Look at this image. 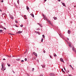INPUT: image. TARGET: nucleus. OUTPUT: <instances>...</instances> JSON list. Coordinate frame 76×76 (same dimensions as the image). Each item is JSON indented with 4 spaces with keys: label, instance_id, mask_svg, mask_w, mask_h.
<instances>
[{
    "label": "nucleus",
    "instance_id": "nucleus-24",
    "mask_svg": "<svg viewBox=\"0 0 76 76\" xmlns=\"http://www.w3.org/2000/svg\"><path fill=\"white\" fill-rule=\"evenodd\" d=\"M16 60L17 61H19V60H20V59H19V58L17 59Z\"/></svg>",
    "mask_w": 76,
    "mask_h": 76
},
{
    "label": "nucleus",
    "instance_id": "nucleus-37",
    "mask_svg": "<svg viewBox=\"0 0 76 76\" xmlns=\"http://www.w3.org/2000/svg\"><path fill=\"white\" fill-rule=\"evenodd\" d=\"M69 66H70V67H72V65H69Z\"/></svg>",
    "mask_w": 76,
    "mask_h": 76
},
{
    "label": "nucleus",
    "instance_id": "nucleus-32",
    "mask_svg": "<svg viewBox=\"0 0 76 76\" xmlns=\"http://www.w3.org/2000/svg\"><path fill=\"white\" fill-rule=\"evenodd\" d=\"M1 3H3V0H1Z\"/></svg>",
    "mask_w": 76,
    "mask_h": 76
},
{
    "label": "nucleus",
    "instance_id": "nucleus-44",
    "mask_svg": "<svg viewBox=\"0 0 76 76\" xmlns=\"http://www.w3.org/2000/svg\"><path fill=\"white\" fill-rule=\"evenodd\" d=\"M35 59V58H33V60H34Z\"/></svg>",
    "mask_w": 76,
    "mask_h": 76
},
{
    "label": "nucleus",
    "instance_id": "nucleus-38",
    "mask_svg": "<svg viewBox=\"0 0 76 76\" xmlns=\"http://www.w3.org/2000/svg\"><path fill=\"white\" fill-rule=\"evenodd\" d=\"M37 62H38V63H39V60H37Z\"/></svg>",
    "mask_w": 76,
    "mask_h": 76
},
{
    "label": "nucleus",
    "instance_id": "nucleus-54",
    "mask_svg": "<svg viewBox=\"0 0 76 76\" xmlns=\"http://www.w3.org/2000/svg\"><path fill=\"white\" fill-rule=\"evenodd\" d=\"M12 56H9V57H11Z\"/></svg>",
    "mask_w": 76,
    "mask_h": 76
},
{
    "label": "nucleus",
    "instance_id": "nucleus-11",
    "mask_svg": "<svg viewBox=\"0 0 76 76\" xmlns=\"http://www.w3.org/2000/svg\"><path fill=\"white\" fill-rule=\"evenodd\" d=\"M68 33L69 34H70V31L68 30Z\"/></svg>",
    "mask_w": 76,
    "mask_h": 76
},
{
    "label": "nucleus",
    "instance_id": "nucleus-57",
    "mask_svg": "<svg viewBox=\"0 0 76 76\" xmlns=\"http://www.w3.org/2000/svg\"><path fill=\"white\" fill-rule=\"evenodd\" d=\"M8 50H10V49H9Z\"/></svg>",
    "mask_w": 76,
    "mask_h": 76
},
{
    "label": "nucleus",
    "instance_id": "nucleus-6",
    "mask_svg": "<svg viewBox=\"0 0 76 76\" xmlns=\"http://www.w3.org/2000/svg\"><path fill=\"white\" fill-rule=\"evenodd\" d=\"M22 32V31H18L17 33H16V34H21Z\"/></svg>",
    "mask_w": 76,
    "mask_h": 76
},
{
    "label": "nucleus",
    "instance_id": "nucleus-40",
    "mask_svg": "<svg viewBox=\"0 0 76 76\" xmlns=\"http://www.w3.org/2000/svg\"><path fill=\"white\" fill-rule=\"evenodd\" d=\"M50 58H52V56H50Z\"/></svg>",
    "mask_w": 76,
    "mask_h": 76
},
{
    "label": "nucleus",
    "instance_id": "nucleus-17",
    "mask_svg": "<svg viewBox=\"0 0 76 76\" xmlns=\"http://www.w3.org/2000/svg\"><path fill=\"white\" fill-rule=\"evenodd\" d=\"M7 64L8 66H9V67H10V64H9V63H8Z\"/></svg>",
    "mask_w": 76,
    "mask_h": 76
},
{
    "label": "nucleus",
    "instance_id": "nucleus-22",
    "mask_svg": "<svg viewBox=\"0 0 76 76\" xmlns=\"http://www.w3.org/2000/svg\"><path fill=\"white\" fill-rule=\"evenodd\" d=\"M43 76V74H40L39 75V76Z\"/></svg>",
    "mask_w": 76,
    "mask_h": 76
},
{
    "label": "nucleus",
    "instance_id": "nucleus-1",
    "mask_svg": "<svg viewBox=\"0 0 76 76\" xmlns=\"http://www.w3.org/2000/svg\"><path fill=\"white\" fill-rule=\"evenodd\" d=\"M2 68L1 69V70H6V68L4 67V66H3V65L2 64Z\"/></svg>",
    "mask_w": 76,
    "mask_h": 76
},
{
    "label": "nucleus",
    "instance_id": "nucleus-60",
    "mask_svg": "<svg viewBox=\"0 0 76 76\" xmlns=\"http://www.w3.org/2000/svg\"><path fill=\"white\" fill-rule=\"evenodd\" d=\"M67 72H68V71L67 72H66V73H67Z\"/></svg>",
    "mask_w": 76,
    "mask_h": 76
},
{
    "label": "nucleus",
    "instance_id": "nucleus-21",
    "mask_svg": "<svg viewBox=\"0 0 76 76\" xmlns=\"http://www.w3.org/2000/svg\"><path fill=\"white\" fill-rule=\"evenodd\" d=\"M17 3L18 4H19V0H18L17 1Z\"/></svg>",
    "mask_w": 76,
    "mask_h": 76
},
{
    "label": "nucleus",
    "instance_id": "nucleus-46",
    "mask_svg": "<svg viewBox=\"0 0 76 76\" xmlns=\"http://www.w3.org/2000/svg\"><path fill=\"white\" fill-rule=\"evenodd\" d=\"M60 1H61L60 0H58V1L60 2Z\"/></svg>",
    "mask_w": 76,
    "mask_h": 76
},
{
    "label": "nucleus",
    "instance_id": "nucleus-35",
    "mask_svg": "<svg viewBox=\"0 0 76 76\" xmlns=\"http://www.w3.org/2000/svg\"><path fill=\"white\" fill-rule=\"evenodd\" d=\"M20 26H21V27H23V25H21Z\"/></svg>",
    "mask_w": 76,
    "mask_h": 76
},
{
    "label": "nucleus",
    "instance_id": "nucleus-9",
    "mask_svg": "<svg viewBox=\"0 0 76 76\" xmlns=\"http://www.w3.org/2000/svg\"><path fill=\"white\" fill-rule=\"evenodd\" d=\"M41 66H42V68H45V65H41Z\"/></svg>",
    "mask_w": 76,
    "mask_h": 76
},
{
    "label": "nucleus",
    "instance_id": "nucleus-50",
    "mask_svg": "<svg viewBox=\"0 0 76 76\" xmlns=\"http://www.w3.org/2000/svg\"><path fill=\"white\" fill-rule=\"evenodd\" d=\"M0 12H2V11L1 10H0Z\"/></svg>",
    "mask_w": 76,
    "mask_h": 76
},
{
    "label": "nucleus",
    "instance_id": "nucleus-51",
    "mask_svg": "<svg viewBox=\"0 0 76 76\" xmlns=\"http://www.w3.org/2000/svg\"><path fill=\"white\" fill-rule=\"evenodd\" d=\"M64 70H66V69H65V68H64Z\"/></svg>",
    "mask_w": 76,
    "mask_h": 76
},
{
    "label": "nucleus",
    "instance_id": "nucleus-13",
    "mask_svg": "<svg viewBox=\"0 0 76 76\" xmlns=\"http://www.w3.org/2000/svg\"><path fill=\"white\" fill-rule=\"evenodd\" d=\"M69 46L70 47H72V46L71 45V44L70 43H69Z\"/></svg>",
    "mask_w": 76,
    "mask_h": 76
},
{
    "label": "nucleus",
    "instance_id": "nucleus-7",
    "mask_svg": "<svg viewBox=\"0 0 76 76\" xmlns=\"http://www.w3.org/2000/svg\"><path fill=\"white\" fill-rule=\"evenodd\" d=\"M72 49L73 51H74V52H75V53H76V50H75V48H73Z\"/></svg>",
    "mask_w": 76,
    "mask_h": 76
},
{
    "label": "nucleus",
    "instance_id": "nucleus-30",
    "mask_svg": "<svg viewBox=\"0 0 76 76\" xmlns=\"http://www.w3.org/2000/svg\"><path fill=\"white\" fill-rule=\"evenodd\" d=\"M32 71H33V72H34V68H33L32 69Z\"/></svg>",
    "mask_w": 76,
    "mask_h": 76
},
{
    "label": "nucleus",
    "instance_id": "nucleus-56",
    "mask_svg": "<svg viewBox=\"0 0 76 76\" xmlns=\"http://www.w3.org/2000/svg\"><path fill=\"white\" fill-rule=\"evenodd\" d=\"M76 7V6H74V7Z\"/></svg>",
    "mask_w": 76,
    "mask_h": 76
},
{
    "label": "nucleus",
    "instance_id": "nucleus-55",
    "mask_svg": "<svg viewBox=\"0 0 76 76\" xmlns=\"http://www.w3.org/2000/svg\"><path fill=\"white\" fill-rule=\"evenodd\" d=\"M7 56H8V57H9V56H7Z\"/></svg>",
    "mask_w": 76,
    "mask_h": 76
},
{
    "label": "nucleus",
    "instance_id": "nucleus-31",
    "mask_svg": "<svg viewBox=\"0 0 76 76\" xmlns=\"http://www.w3.org/2000/svg\"><path fill=\"white\" fill-rule=\"evenodd\" d=\"M10 35H14L13 34H10Z\"/></svg>",
    "mask_w": 76,
    "mask_h": 76
},
{
    "label": "nucleus",
    "instance_id": "nucleus-41",
    "mask_svg": "<svg viewBox=\"0 0 76 76\" xmlns=\"http://www.w3.org/2000/svg\"><path fill=\"white\" fill-rule=\"evenodd\" d=\"M4 29H5V30H6V29L5 28H4Z\"/></svg>",
    "mask_w": 76,
    "mask_h": 76
},
{
    "label": "nucleus",
    "instance_id": "nucleus-5",
    "mask_svg": "<svg viewBox=\"0 0 76 76\" xmlns=\"http://www.w3.org/2000/svg\"><path fill=\"white\" fill-rule=\"evenodd\" d=\"M33 53L36 57H37V53H35V52H34Z\"/></svg>",
    "mask_w": 76,
    "mask_h": 76
},
{
    "label": "nucleus",
    "instance_id": "nucleus-20",
    "mask_svg": "<svg viewBox=\"0 0 76 76\" xmlns=\"http://www.w3.org/2000/svg\"><path fill=\"white\" fill-rule=\"evenodd\" d=\"M61 70H62V72H63L64 73H65V72H64V71H63V68L61 69Z\"/></svg>",
    "mask_w": 76,
    "mask_h": 76
},
{
    "label": "nucleus",
    "instance_id": "nucleus-48",
    "mask_svg": "<svg viewBox=\"0 0 76 76\" xmlns=\"http://www.w3.org/2000/svg\"><path fill=\"white\" fill-rule=\"evenodd\" d=\"M38 24H39V25H40V26H41V25H40V24H39V23H38Z\"/></svg>",
    "mask_w": 76,
    "mask_h": 76
},
{
    "label": "nucleus",
    "instance_id": "nucleus-27",
    "mask_svg": "<svg viewBox=\"0 0 76 76\" xmlns=\"http://www.w3.org/2000/svg\"><path fill=\"white\" fill-rule=\"evenodd\" d=\"M21 62H22V63H23V62H24V61H23V60H22L21 61Z\"/></svg>",
    "mask_w": 76,
    "mask_h": 76
},
{
    "label": "nucleus",
    "instance_id": "nucleus-43",
    "mask_svg": "<svg viewBox=\"0 0 76 76\" xmlns=\"http://www.w3.org/2000/svg\"><path fill=\"white\" fill-rule=\"evenodd\" d=\"M69 76H72V75H68Z\"/></svg>",
    "mask_w": 76,
    "mask_h": 76
},
{
    "label": "nucleus",
    "instance_id": "nucleus-16",
    "mask_svg": "<svg viewBox=\"0 0 76 76\" xmlns=\"http://www.w3.org/2000/svg\"><path fill=\"white\" fill-rule=\"evenodd\" d=\"M44 20H47V18H46V16L44 17Z\"/></svg>",
    "mask_w": 76,
    "mask_h": 76
},
{
    "label": "nucleus",
    "instance_id": "nucleus-14",
    "mask_svg": "<svg viewBox=\"0 0 76 76\" xmlns=\"http://www.w3.org/2000/svg\"><path fill=\"white\" fill-rule=\"evenodd\" d=\"M53 55H54V56L55 57H57V55H56V54H55V53H53Z\"/></svg>",
    "mask_w": 76,
    "mask_h": 76
},
{
    "label": "nucleus",
    "instance_id": "nucleus-23",
    "mask_svg": "<svg viewBox=\"0 0 76 76\" xmlns=\"http://www.w3.org/2000/svg\"><path fill=\"white\" fill-rule=\"evenodd\" d=\"M43 39H43V38H42V39L41 40V42H43Z\"/></svg>",
    "mask_w": 76,
    "mask_h": 76
},
{
    "label": "nucleus",
    "instance_id": "nucleus-59",
    "mask_svg": "<svg viewBox=\"0 0 76 76\" xmlns=\"http://www.w3.org/2000/svg\"><path fill=\"white\" fill-rule=\"evenodd\" d=\"M16 26V27H18V26Z\"/></svg>",
    "mask_w": 76,
    "mask_h": 76
},
{
    "label": "nucleus",
    "instance_id": "nucleus-39",
    "mask_svg": "<svg viewBox=\"0 0 76 76\" xmlns=\"http://www.w3.org/2000/svg\"><path fill=\"white\" fill-rule=\"evenodd\" d=\"M71 68H72V70H74V69L73 68V67H72Z\"/></svg>",
    "mask_w": 76,
    "mask_h": 76
},
{
    "label": "nucleus",
    "instance_id": "nucleus-28",
    "mask_svg": "<svg viewBox=\"0 0 76 76\" xmlns=\"http://www.w3.org/2000/svg\"><path fill=\"white\" fill-rule=\"evenodd\" d=\"M25 61H27V58H25Z\"/></svg>",
    "mask_w": 76,
    "mask_h": 76
},
{
    "label": "nucleus",
    "instance_id": "nucleus-25",
    "mask_svg": "<svg viewBox=\"0 0 76 76\" xmlns=\"http://www.w3.org/2000/svg\"><path fill=\"white\" fill-rule=\"evenodd\" d=\"M42 37H43V38H45V36L43 34L42 35Z\"/></svg>",
    "mask_w": 76,
    "mask_h": 76
},
{
    "label": "nucleus",
    "instance_id": "nucleus-12",
    "mask_svg": "<svg viewBox=\"0 0 76 76\" xmlns=\"http://www.w3.org/2000/svg\"><path fill=\"white\" fill-rule=\"evenodd\" d=\"M31 16L32 17H33V18H34V15L33 14H31Z\"/></svg>",
    "mask_w": 76,
    "mask_h": 76
},
{
    "label": "nucleus",
    "instance_id": "nucleus-19",
    "mask_svg": "<svg viewBox=\"0 0 76 76\" xmlns=\"http://www.w3.org/2000/svg\"><path fill=\"white\" fill-rule=\"evenodd\" d=\"M62 5H63V6H65V4L64 3H62Z\"/></svg>",
    "mask_w": 76,
    "mask_h": 76
},
{
    "label": "nucleus",
    "instance_id": "nucleus-8",
    "mask_svg": "<svg viewBox=\"0 0 76 76\" xmlns=\"http://www.w3.org/2000/svg\"><path fill=\"white\" fill-rule=\"evenodd\" d=\"M10 18H11V19H14L13 16H12V15H10Z\"/></svg>",
    "mask_w": 76,
    "mask_h": 76
},
{
    "label": "nucleus",
    "instance_id": "nucleus-33",
    "mask_svg": "<svg viewBox=\"0 0 76 76\" xmlns=\"http://www.w3.org/2000/svg\"><path fill=\"white\" fill-rule=\"evenodd\" d=\"M15 22H16V23H18V21H17L16 20H15Z\"/></svg>",
    "mask_w": 76,
    "mask_h": 76
},
{
    "label": "nucleus",
    "instance_id": "nucleus-58",
    "mask_svg": "<svg viewBox=\"0 0 76 76\" xmlns=\"http://www.w3.org/2000/svg\"><path fill=\"white\" fill-rule=\"evenodd\" d=\"M4 15V14H2V15Z\"/></svg>",
    "mask_w": 76,
    "mask_h": 76
},
{
    "label": "nucleus",
    "instance_id": "nucleus-29",
    "mask_svg": "<svg viewBox=\"0 0 76 76\" xmlns=\"http://www.w3.org/2000/svg\"><path fill=\"white\" fill-rule=\"evenodd\" d=\"M42 15L43 16L44 18V17H45V16L43 14H42Z\"/></svg>",
    "mask_w": 76,
    "mask_h": 76
},
{
    "label": "nucleus",
    "instance_id": "nucleus-36",
    "mask_svg": "<svg viewBox=\"0 0 76 76\" xmlns=\"http://www.w3.org/2000/svg\"><path fill=\"white\" fill-rule=\"evenodd\" d=\"M2 31H3V30H0V32H2Z\"/></svg>",
    "mask_w": 76,
    "mask_h": 76
},
{
    "label": "nucleus",
    "instance_id": "nucleus-18",
    "mask_svg": "<svg viewBox=\"0 0 76 76\" xmlns=\"http://www.w3.org/2000/svg\"><path fill=\"white\" fill-rule=\"evenodd\" d=\"M26 9H27V10H29V7H28L27 6Z\"/></svg>",
    "mask_w": 76,
    "mask_h": 76
},
{
    "label": "nucleus",
    "instance_id": "nucleus-61",
    "mask_svg": "<svg viewBox=\"0 0 76 76\" xmlns=\"http://www.w3.org/2000/svg\"><path fill=\"white\" fill-rule=\"evenodd\" d=\"M39 34V35H40V34Z\"/></svg>",
    "mask_w": 76,
    "mask_h": 76
},
{
    "label": "nucleus",
    "instance_id": "nucleus-53",
    "mask_svg": "<svg viewBox=\"0 0 76 76\" xmlns=\"http://www.w3.org/2000/svg\"><path fill=\"white\" fill-rule=\"evenodd\" d=\"M44 1H47V0H44Z\"/></svg>",
    "mask_w": 76,
    "mask_h": 76
},
{
    "label": "nucleus",
    "instance_id": "nucleus-2",
    "mask_svg": "<svg viewBox=\"0 0 76 76\" xmlns=\"http://www.w3.org/2000/svg\"><path fill=\"white\" fill-rule=\"evenodd\" d=\"M47 21L49 23V24H50V25H51L53 26V24H52V23H51L50 21V20H47Z\"/></svg>",
    "mask_w": 76,
    "mask_h": 76
},
{
    "label": "nucleus",
    "instance_id": "nucleus-52",
    "mask_svg": "<svg viewBox=\"0 0 76 76\" xmlns=\"http://www.w3.org/2000/svg\"><path fill=\"white\" fill-rule=\"evenodd\" d=\"M24 17H26V15H24Z\"/></svg>",
    "mask_w": 76,
    "mask_h": 76
},
{
    "label": "nucleus",
    "instance_id": "nucleus-45",
    "mask_svg": "<svg viewBox=\"0 0 76 76\" xmlns=\"http://www.w3.org/2000/svg\"><path fill=\"white\" fill-rule=\"evenodd\" d=\"M69 70H68V72H67V73H69Z\"/></svg>",
    "mask_w": 76,
    "mask_h": 76
},
{
    "label": "nucleus",
    "instance_id": "nucleus-4",
    "mask_svg": "<svg viewBox=\"0 0 76 76\" xmlns=\"http://www.w3.org/2000/svg\"><path fill=\"white\" fill-rule=\"evenodd\" d=\"M60 60L62 62H64V61L63 60V58H60Z\"/></svg>",
    "mask_w": 76,
    "mask_h": 76
},
{
    "label": "nucleus",
    "instance_id": "nucleus-49",
    "mask_svg": "<svg viewBox=\"0 0 76 76\" xmlns=\"http://www.w3.org/2000/svg\"><path fill=\"white\" fill-rule=\"evenodd\" d=\"M67 40H69V39L67 38Z\"/></svg>",
    "mask_w": 76,
    "mask_h": 76
},
{
    "label": "nucleus",
    "instance_id": "nucleus-47",
    "mask_svg": "<svg viewBox=\"0 0 76 76\" xmlns=\"http://www.w3.org/2000/svg\"><path fill=\"white\" fill-rule=\"evenodd\" d=\"M12 71L15 74V72H14L13 70H12Z\"/></svg>",
    "mask_w": 76,
    "mask_h": 76
},
{
    "label": "nucleus",
    "instance_id": "nucleus-15",
    "mask_svg": "<svg viewBox=\"0 0 76 76\" xmlns=\"http://www.w3.org/2000/svg\"><path fill=\"white\" fill-rule=\"evenodd\" d=\"M53 18H54V20H56L57 19V17H53Z\"/></svg>",
    "mask_w": 76,
    "mask_h": 76
},
{
    "label": "nucleus",
    "instance_id": "nucleus-26",
    "mask_svg": "<svg viewBox=\"0 0 76 76\" xmlns=\"http://www.w3.org/2000/svg\"><path fill=\"white\" fill-rule=\"evenodd\" d=\"M27 53V49H26V51L24 52V53L25 54V53Z\"/></svg>",
    "mask_w": 76,
    "mask_h": 76
},
{
    "label": "nucleus",
    "instance_id": "nucleus-10",
    "mask_svg": "<svg viewBox=\"0 0 76 76\" xmlns=\"http://www.w3.org/2000/svg\"><path fill=\"white\" fill-rule=\"evenodd\" d=\"M59 36L61 37V38H63V34H59Z\"/></svg>",
    "mask_w": 76,
    "mask_h": 76
},
{
    "label": "nucleus",
    "instance_id": "nucleus-34",
    "mask_svg": "<svg viewBox=\"0 0 76 76\" xmlns=\"http://www.w3.org/2000/svg\"><path fill=\"white\" fill-rule=\"evenodd\" d=\"M43 53H45V50H43Z\"/></svg>",
    "mask_w": 76,
    "mask_h": 76
},
{
    "label": "nucleus",
    "instance_id": "nucleus-42",
    "mask_svg": "<svg viewBox=\"0 0 76 76\" xmlns=\"http://www.w3.org/2000/svg\"><path fill=\"white\" fill-rule=\"evenodd\" d=\"M3 60H6V59H5V58H4L3 59Z\"/></svg>",
    "mask_w": 76,
    "mask_h": 76
},
{
    "label": "nucleus",
    "instance_id": "nucleus-62",
    "mask_svg": "<svg viewBox=\"0 0 76 76\" xmlns=\"http://www.w3.org/2000/svg\"><path fill=\"white\" fill-rule=\"evenodd\" d=\"M25 19H26V18H25Z\"/></svg>",
    "mask_w": 76,
    "mask_h": 76
},
{
    "label": "nucleus",
    "instance_id": "nucleus-3",
    "mask_svg": "<svg viewBox=\"0 0 76 76\" xmlns=\"http://www.w3.org/2000/svg\"><path fill=\"white\" fill-rule=\"evenodd\" d=\"M50 76H55V75L54 74H53V73H51L50 74Z\"/></svg>",
    "mask_w": 76,
    "mask_h": 76
}]
</instances>
